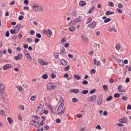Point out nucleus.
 Wrapping results in <instances>:
<instances>
[{
	"label": "nucleus",
	"instance_id": "1",
	"mask_svg": "<svg viewBox=\"0 0 131 131\" xmlns=\"http://www.w3.org/2000/svg\"><path fill=\"white\" fill-rule=\"evenodd\" d=\"M32 9L35 12H42L43 10V8L38 4L34 5Z\"/></svg>",
	"mask_w": 131,
	"mask_h": 131
},
{
	"label": "nucleus",
	"instance_id": "2",
	"mask_svg": "<svg viewBox=\"0 0 131 131\" xmlns=\"http://www.w3.org/2000/svg\"><path fill=\"white\" fill-rule=\"evenodd\" d=\"M64 107V103H61L58 108V111H60V112H58L57 114L58 115H62V114H64L65 113V109H63L62 111V109H63Z\"/></svg>",
	"mask_w": 131,
	"mask_h": 131
},
{
	"label": "nucleus",
	"instance_id": "3",
	"mask_svg": "<svg viewBox=\"0 0 131 131\" xmlns=\"http://www.w3.org/2000/svg\"><path fill=\"white\" fill-rule=\"evenodd\" d=\"M57 85L55 83H50L47 85V89L48 91H53V90H55Z\"/></svg>",
	"mask_w": 131,
	"mask_h": 131
},
{
	"label": "nucleus",
	"instance_id": "4",
	"mask_svg": "<svg viewBox=\"0 0 131 131\" xmlns=\"http://www.w3.org/2000/svg\"><path fill=\"white\" fill-rule=\"evenodd\" d=\"M43 110V106H42V104L41 103H40L38 105V106L37 107V109L36 110V113L37 114H40V113H41Z\"/></svg>",
	"mask_w": 131,
	"mask_h": 131
},
{
	"label": "nucleus",
	"instance_id": "5",
	"mask_svg": "<svg viewBox=\"0 0 131 131\" xmlns=\"http://www.w3.org/2000/svg\"><path fill=\"white\" fill-rule=\"evenodd\" d=\"M96 26H97V23H96L95 21H92L88 26L91 29H94Z\"/></svg>",
	"mask_w": 131,
	"mask_h": 131
},
{
	"label": "nucleus",
	"instance_id": "6",
	"mask_svg": "<svg viewBox=\"0 0 131 131\" xmlns=\"http://www.w3.org/2000/svg\"><path fill=\"white\" fill-rule=\"evenodd\" d=\"M23 59V54H18L17 56H15L14 57V60H16V61H18V60H22Z\"/></svg>",
	"mask_w": 131,
	"mask_h": 131
},
{
	"label": "nucleus",
	"instance_id": "7",
	"mask_svg": "<svg viewBox=\"0 0 131 131\" xmlns=\"http://www.w3.org/2000/svg\"><path fill=\"white\" fill-rule=\"evenodd\" d=\"M21 28V24H18L16 25V27L14 29V31L16 32V34L19 32V31L20 30V28Z\"/></svg>",
	"mask_w": 131,
	"mask_h": 131
},
{
	"label": "nucleus",
	"instance_id": "8",
	"mask_svg": "<svg viewBox=\"0 0 131 131\" xmlns=\"http://www.w3.org/2000/svg\"><path fill=\"white\" fill-rule=\"evenodd\" d=\"M5 92V85L0 83V95Z\"/></svg>",
	"mask_w": 131,
	"mask_h": 131
},
{
	"label": "nucleus",
	"instance_id": "9",
	"mask_svg": "<svg viewBox=\"0 0 131 131\" xmlns=\"http://www.w3.org/2000/svg\"><path fill=\"white\" fill-rule=\"evenodd\" d=\"M10 68H12V65L7 64L3 67V70H8V69H10Z\"/></svg>",
	"mask_w": 131,
	"mask_h": 131
},
{
	"label": "nucleus",
	"instance_id": "10",
	"mask_svg": "<svg viewBox=\"0 0 131 131\" xmlns=\"http://www.w3.org/2000/svg\"><path fill=\"white\" fill-rule=\"evenodd\" d=\"M102 19L103 20H104V23H108V22H110V21H111V18H107V17L106 16H103Z\"/></svg>",
	"mask_w": 131,
	"mask_h": 131
},
{
	"label": "nucleus",
	"instance_id": "11",
	"mask_svg": "<svg viewBox=\"0 0 131 131\" xmlns=\"http://www.w3.org/2000/svg\"><path fill=\"white\" fill-rule=\"evenodd\" d=\"M33 122L34 124H32L33 125H34L36 127L38 128L40 126L39 122L36 121L35 120H33Z\"/></svg>",
	"mask_w": 131,
	"mask_h": 131
},
{
	"label": "nucleus",
	"instance_id": "12",
	"mask_svg": "<svg viewBox=\"0 0 131 131\" xmlns=\"http://www.w3.org/2000/svg\"><path fill=\"white\" fill-rule=\"evenodd\" d=\"M127 120L125 118H122L119 120V122L121 123H126Z\"/></svg>",
	"mask_w": 131,
	"mask_h": 131
},
{
	"label": "nucleus",
	"instance_id": "13",
	"mask_svg": "<svg viewBox=\"0 0 131 131\" xmlns=\"http://www.w3.org/2000/svg\"><path fill=\"white\" fill-rule=\"evenodd\" d=\"M70 93H74V94H78L79 90L78 89H71Z\"/></svg>",
	"mask_w": 131,
	"mask_h": 131
},
{
	"label": "nucleus",
	"instance_id": "14",
	"mask_svg": "<svg viewBox=\"0 0 131 131\" xmlns=\"http://www.w3.org/2000/svg\"><path fill=\"white\" fill-rule=\"evenodd\" d=\"M96 98H97V96L96 95H92L91 97L89 98V101L90 102H94Z\"/></svg>",
	"mask_w": 131,
	"mask_h": 131
},
{
	"label": "nucleus",
	"instance_id": "15",
	"mask_svg": "<svg viewBox=\"0 0 131 131\" xmlns=\"http://www.w3.org/2000/svg\"><path fill=\"white\" fill-rule=\"evenodd\" d=\"M39 63L40 64H41V65H42L43 66L45 65H48V64H49L48 62L45 61V60H41L40 59H39Z\"/></svg>",
	"mask_w": 131,
	"mask_h": 131
},
{
	"label": "nucleus",
	"instance_id": "16",
	"mask_svg": "<svg viewBox=\"0 0 131 131\" xmlns=\"http://www.w3.org/2000/svg\"><path fill=\"white\" fill-rule=\"evenodd\" d=\"M79 5L80 7H84L86 5V3L83 1H81L79 3Z\"/></svg>",
	"mask_w": 131,
	"mask_h": 131
},
{
	"label": "nucleus",
	"instance_id": "17",
	"mask_svg": "<svg viewBox=\"0 0 131 131\" xmlns=\"http://www.w3.org/2000/svg\"><path fill=\"white\" fill-rule=\"evenodd\" d=\"M103 103V99L101 98H98L97 100L98 105H101Z\"/></svg>",
	"mask_w": 131,
	"mask_h": 131
},
{
	"label": "nucleus",
	"instance_id": "18",
	"mask_svg": "<svg viewBox=\"0 0 131 131\" xmlns=\"http://www.w3.org/2000/svg\"><path fill=\"white\" fill-rule=\"evenodd\" d=\"M108 31H110V32H112V31H113V32H117V30H116V29H115V28H108Z\"/></svg>",
	"mask_w": 131,
	"mask_h": 131
},
{
	"label": "nucleus",
	"instance_id": "19",
	"mask_svg": "<svg viewBox=\"0 0 131 131\" xmlns=\"http://www.w3.org/2000/svg\"><path fill=\"white\" fill-rule=\"evenodd\" d=\"M60 54L61 55H65L66 54V51L64 48H62L60 49Z\"/></svg>",
	"mask_w": 131,
	"mask_h": 131
},
{
	"label": "nucleus",
	"instance_id": "20",
	"mask_svg": "<svg viewBox=\"0 0 131 131\" xmlns=\"http://www.w3.org/2000/svg\"><path fill=\"white\" fill-rule=\"evenodd\" d=\"M48 37L50 38L52 36V30H50V29H48L47 30Z\"/></svg>",
	"mask_w": 131,
	"mask_h": 131
},
{
	"label": "nucleus",
	"instance_id": "21",
	"mask_svg": "<svg viewBox=\"0 0 131 131\" xmlns=\"http://www.w3.org/2000/svg\"><path fill=\"white\" fill-rule=\"evenodd\" d=\"M60 62L64 66H66V65H67V62H66V61H65L64 59L60 60Z\"/></svg>",
	"mask_w": 131,
	"mask_h": 131
},
{
	"label": "nucleus",
	"instance_id": "22",
	"mask_svg": "<svg viewBox=\"0 0 131 131\" xmlns=\"http://www.w3.org/2000/svg\"><path fill=\"white\" fill-rule=\"evenodd\" d=\"M74 78L77 79V80H79V79H81V76L80 75H78L77 74L74 75Z\"/></svg>",
	"mask_w": 131,
	"mask_h": 131
},
{
	"label": "nucleus",
	"instance_id": "23",
	"mask_svg": "<svg viewBox=\"0 0 131 131\" xmlns=\"http://www.w3.org/2000/svg\"><path fill=\"white\" fill-rule=\"evenodd\" d=\"M26 57L28 58L29 61H31V62H32V57H31V55H30V54H27V55H26Z\"/></svg>",
	"mask_w": 131,
	"mask_h": 131
},
{
	"label": "nucleus",
	"instance_id": "24",
	"mask_svg": "<svg viewBox=\"0 0 131 131\" xmlns=\"http://www.w3.org/2000/svg\"><path fill=\"white\" fill-rule=\"evenodd\" d=\"M75 29H76V28H75V27H71L69 28V30H70V31H71V32H74V30H75Z\"/></svg>",
	"mask_w": 131,
	"mask_h": 131
},
{
	"label": "nucleus",
	"instance_id": "25",
	"mask_svg": "<svg viewBox=\"0 0 131 131\" xmlns=\"http://www.w3.org/2000/svg\"><path fill=\"white\" fill-rule=\"evenodd\" d=\"M75 24H76V22L75 21V19H74L70 23L69 25L70 26H73V25H75Z\"/></svg>",
	"mask_w": 131,
	"mask_h": 131
},
{
	"label": "nucleus",
	"instance_id": "26",
	"mask_svg": "<svg viewBox=\"0 0 131 131\" xmlns=\"http://www.w3.org/2000/svg\"><path fill=\"white\" fill-rule=\"evenodd\" d=\"M113 14H114V11H107L105 13V15H106V16H109L110 15H113Z\"/></svg>",
	"mask_w": 131,
	"mask_h": 131
},
{
	"label": "nucleus",
	"instance_id": "27",
	"mask_svg": "<svg viewBox=\"0 0 131 131\" xmlns=\"http://www.w3.org/2000/svg\"><path fill=\"white\" fill-rule=\"evenodd\" d=\"M79 18H81V16H79L78 18H75L74 19L75 20L76 23H79V22H81V19H80Z\"/></svg>",
	"mask_w": 131,
	"mask_h": 131
},
{
	"label": "nucleus",
	"instance_id": "28",
	"mask_svg": "<svg viewBox=\"0 0 131 131\" xmlns=\"http://www.w3.org/2000/svg\"><path fill=\"white\" fill-rule=\"evenodd\" d=\"M93 20V18L92 17H89L86 19V24H89V23H91Z\"/></svg>",
	"mask_w": 131,
	"mask_h": 131
},
{
	"label": "nucleus",
	"instance_id": "29",
	"mask_svg": "<svg viewBox=\"0 0 131 131\" xmlns=\"http://www.w3.org/2000/svg\"><path fill=\"white\" fill-rule=\"evenodd\" d=\"M95 7H93L92 8H91L89 11L88 12V14H91L93 11H94L95 10Z\"/></svg>",
	"mask_w": 131,
	"mask_h": 131
},
{
	"label": "nucleus",
	"instance_id": "30",
	"mask_svg": "<svg viewBox=\"0 0 131 131\" xmlns=\"http://www.w3.org/2000/svg\"><path fill=\"white\" fill-rule=\"evenodd\" d=\"M7 120H8V122L9 123H10V124H12L13 123V120H12V118L8 117L7 118Z\"/></svg>",
	"mask_w": 131,
	"mask_h": 131
},
{
	"label": "nucleus",
	"instance_id": "31",
	"mask_svg": "<svg viewBox=\"0 0 131 131\" xmlns=\"http://www.w3.org/2000/svg\"><path fill=\"white\" fill-rule=\"evenodd\" d=\"M103 88L104 92H107L108 91V86H107V85H103Z\"/></svg>",
	"mask_w": 131,
	"mask_h": 131
},
{
	"label": "nucleus",
	"instance_id": "32",
	"mask_svg": "<svg viewBox=\"0 0 131 131\" xmlns=\"http://www.w3.org/2000/svg\"><path fill=\"white\" fill-rule=\"evenodd\" d=\"M59 55H60L59 54V53H57V52H55L54 54V56L55 58H57V59H60V58L59 57Z\"/></svg>",
	"mask_w": 131,
	"mask_h": 131
},
{
	"label": "nucleus",
	"instance_id": "33",
	"mask_svg": "<svg viewBox=\"0 0 131 131\" xmlns=\"http://www.w3.org/2000/svg\"><path fill=\"white\" fill-rule=\"evenodd\" d=\"M48 74H45L42 76V78H43V79H48Z\"/></svg>",
	"mask_w": 131,
	"mask_h": 131
},
{
	"label": "nucleus",
	"instance_id": "34",
	"mask_svg": "<svg viewBox=\"0 0 131 131\" xmlns=\"http://www.w3.org/2000/svg\"><path fill=\"white\" fill-rule=\"evenodd\" d=\"M115 48H116L117 50H120V44H117V45H116Z\"/></svg>",
	"mask_w": 131,
	"mask_h": 131
},
{
	"label": "nucleus",
	"instance_id": "35",
	"mask_svg": "<svg viewBox=\"0 0 131 131\" xmlns=\"http://www.w3.org/2000/svg\"><path fill=\"white\" fill-rule=\"evenodd\" d=\"M114 97L115 98H119L120 97V94H119V93H115Z\"/></svg>",
	"mask_w": 131,
	"mask_h": 131
},
{
	"label": "nucleus",
	"instance_id": "36",
	"mask_svg": "<svg viewBox=\"0 0 131 131\" xmlns=\"http://www.w3.org/2000/svg\"><path fill=\"white\" fill-rule=\"evenodd\" d=\"M10 33L11 34H16V31H15V30H13V29H11L10 30Z\"/></svg>",
	"mask_w": 131,
	"mask_h": 131
},
{
	"label": "nucleus",
	"instance_id": "37",
	"mask_svg": "<svg viewBox=\"0 0 131 131\" xmlns=\"http://www.w3.org/2000/svg\"><path fill=\"white\" fill-rule=\"evenodd\" d=\"M113 98V97L112 96H110L109 97L106 98V101H107V102H109V101H111V100H112Z\"/></svg>",
	"mask_w": 131,
	"mask_h": 131
},
{
	"label": "nucleus",
	"instance_id": "38",
	"mask_svg": "<svg viewBox=\"0 0 131 131\" xmlns=\"http://www.w3.org/2000/svg\"><path fill=\"white\" fill-rule=\"evenodd\" d=\"M30 100H31V101H35V100H36L35 96H31V97L30 98Z\"/></svg>",
	"mask_w": 131,
	"mask_h": 131
},
{
	"label": "nucleus",
	"instance_id": "39",
	"mask_svg": "<svg viewBox=\"0 0 131 131\" xmlns=\"http://www.w3.org/2000/svg\"><path fill=\"white\" fill-rule=\"evenodd\" d=\"M108 6L113 8V7H114V4H113V2H108Z\"/></svg>",
	"mask_w": 131,
	"mask_h": 131
},
{
	"label": "nucleus",
	"instance_id": "40",
	"mask_svg": "<svg viewBox=\"0 0 131 131\" xmlns=\"http://www.w3.org/2000/svg\"><path fill=\"white\" fill-rule=\"evenodd\" d=\"M70 69V66H68L67 67H65L64 69V71H68Z\"/></svg>",
	"mask_w": 131,
	"mask_h": 131
},
{
	"label": "nucleus",
	"instance_id": "41",
	"mask_svg": "<svg viewBox=\"0 0 131 131\" xmlns=\"http://www.w3.org/2000/svg\"><path fill=\"white\" fill-rule=\"evenodd\" d=\"M73 103H76L78 102V100L76 98H74L72 99Z\"/></svg>",
	"mask_w": 131,
	"mask_h": 131
},
{
	"label": "nucleus",
	"instance_id": "42",
	"mask_svg": "<svg viewBox=\"0 0 131 131\" xmlns=\"http://www.w3.org/2000/svg\"><path fill=\"white\" fill-rule=\"evenodd\" d=\"M59 102H61V104H64V99L62 97H60L59 98Z\"/></svg>",
	"mask_w": 131,
	"mask_h": 131
},
{
	"label": "nucleus",
	"instance_id": "43",
	"mask_svg": "<svg viewBox=\"0 0 131 131\" xmlns=\"http://www.w3.org/2000/svg\"><path fill=\"white\" fill-rule=\"evenodd\" d=\"M17 89L18 91H19V92H22V91H23V89L22 88V87H21L20 86H18L17 87Z\"/></svg>",
	"mask_w": 131,
	"mask_h": 131
},
{
	"label": "nucleus",
	"instance_id": "44",
	"mask_svg": "<svg viewBox=\"0 0 131 131\" xmlns=\"http://www.w3.org/2000/svg\"><path fill=\"white\" fill-rule=\"evenodd\" d=\"M89 93V91L88 90H83L82 91V94L83 95H87V94Z\"/></svg>",
	"mask_w": 131,
	"mask_h": 131
},
{
	"label": "nucleus",
	"instance_id": "45",
	"mask_svg": "<svg viewBox=\"0 0 131 131\" xmlns=\"http://www.w3.org/2000/svg\"><path fill=\"white\" fill-rule=\"evenodd\" d=\"M118 8H119L120 9H122V8H123V5H122V4L121 3H119L118 5Z\"/></svg>",
	"mask_w": 131,
	"mask_h": 131
},
{
	"label": "nucleus",
	"instance_id": "46",
	"mask_svg": "<svg viewBox=\"0 0 131 131\" xmlns=\"http://www.w3.org/2000/svg\"><path fill=\"white\" fill-rule=\"evenodd\" d=\"M5 36H6V37H9V36H10V32H9V31H7L6 32Z\"/></svg>",
	"mask_w": 131,
	"mask_h": 131
},
{
	"label": "nucleus",
	"instance_id": "47",
	"mask_svg": "<svg viewBox=\"0 0 131 131\" xmlns=\"http://www.w3.org/2000/svg\"><path fill=\"white\" fill-rule=\"evenodd\" d=\"M122 100H123V101H126V100H127V97L125 96H123L122 97Z\"/></svg>",
	"mask_w": 131,
	"mask_h": 131
},
{
	"label": "nucleus",
	"instance_id": "48",
	"mask_svg": "<svg viewBox=\"0 0 131 131\" xmlns=\"http://www.w3.org/2000/svg\"><path fill=\"white\" fill-rule=\"evenodd\" d=\"M36 37H37L38 38H41V35L40 33H37L36 34Z\"/></svg>",
	"mask_w": 131,
	"mask_h": 131
},
{
	"label": "nucleus",
	"instance_id": "49",
	"mask_svg": "<svg viewBox=\"0 0 131 131\" xmlns=\"http://www.w3.org/2000/svg\"><path fill=\"white\" fill-rule=\"evenodd\" d=\"M24 18V16H23V15H20L19 17H18V20L19 21H22V20H23V18Z\"/></svg>",
	"mask_w": 131,
	"mask_h": 131
},
{
	"label": "nucleus",
	"instance_id": "50",
	"mask_svg": "<svg viewBox=\"0 0 131 131\" xmlns=\"http://www.w3.org/2000/svg\"><path fill=\"white\" fill-rule=\"evenodd\" d=\"M82 84H89V82L86 80H83L82 82Z\"/></svg>",
	"mask_w": 131,
	"mask_h": 131
},
{
	"label": "nucleus",
	"instance_id": "51",
	"mask_svg": "<svg viewBox=\"0 0 131 131\" xmlns=\"http://www.w3.org/2000/svg\"><path fill=\"white\" fill-rule=\"evenodd\" d=\"M35 33V32H34V31L33 30H31L30 32V34L31 35H34Z\"/></svg>",
	"mask_w": 131,
	"mask_h": 131
},
{
	"label": "nucleus",
	"instance_id": "52",
	"mask_svg": "<svg viewBox=\"0 0 131 131\" xmlns=\"http://www.w3.org/2000/svg\"><path fill=\"white\" fill-rule=\"evenodd\" d=\"M91 73L92 74H95L96 73V70L95 69H92L91 70Z\"/></svg>",
	"mask_w": 131,
	"mask_h": 131
},
{
	"label": "nucleus",
	"instance_id": "53",
	"mask_svg": "<svg viewBox=\"0 0 131 131\" xmlns=\"http://www.w3.org/2000/svg\"><path fill=\"white\" fill-rule=\"evenodd\" d=\"M24 52L25 55H26V56L29 54V52H28V51L25 49L24 50Z\"/></svg>",
	"mask_w": 131,
	"mask_h": 131
},
{
	"label": "nucleus",
	"instance_id": "54",
	"mask_svg": "<svg viewBox=\"0 0 131 131\" xmlns=\"http://www.w3.org/2000/svg\"><path fill=\"white\" fill-rule=\"evenodd\" d=\"M18 107L20 109V110H24V105H19Z\"/></svg>",
	"mask_w": 131,
	"mask_h": 131
},
{
	"label": "nucleus",
	"instance_id": "55",
	"mask_svg": "<svg viewBox=\"0 0 131 131\" xmlns=\"http://www.w3.org/2000/svg\"><path fill=\"white\" fill-rule=\"evenodd\" d=\"M0 114H1V115H2V116L5 115V111L4 110H1L0 111Z\"/></svg>",
	"mask_w": 131,
	"mask_h": 131
},
{
	"label": "nucleus",
	"instance_id": "56",
	"mask_svg": "<svg viewBox=\"0 0 131 131\" xmlns=\"http://www.w3.org/2000/svg\"><path fill=\"white\" fill-rule=\"evenodd\" d=\"M39 40H40L39 38H36L35 39L34 42H35V43H37V42H38V41H39Z\"/></svg>",
	"mask_w": 131,
	"mask_h": 131
},
{
	"label": "nucleus",
	"instance_id": "57",
	"mask_svg": "<svg viewBox=\"0 0 131 131\" xmlns=\"http://www.w3.org/2000/svg\"><path fill=\"white\" fill-rule=\"evenodd\" d=\"M24 3L25 5H28V4H29V1L28 0H25Z\"/></svg>",
	"mask_w": 131,
	"mask_h": 131
},
{
	"label": "nucleus",
	"instance_id": "58",
	"mask_svg": "<svg viewBox=\"0 0 131 131\" xmlns=\"http://www.w3.org/2000/svg\"><path fill=\"white\" fill-rule=\"evenodd\" d=\"M88 54L90 56H93V55L94 54V51H90Z\"/></svg>",
	"mask_w": 131,
	"mask_h": 131
},
{
	"label": "nucleus",
	"instance_id": "59",
	"mask_svg": "<svg viewBox=\"0 0 131 131\" xmlns=\"http://www.w3.org/2000/svg\"><path fill=\"white\" fill-rule=\"evenodd\" d=\"M44 127H45V130H48L49 128H50V127L49 126V125L45 126Z\"/></svg>",
	"mask_w": 131,
	"mask_h": 131
},
{
	"label": "nucleus",
	"instance_id": "60",
	"mask_svg": "<svg viewBox=\"0 0 131 131\" xmlns=\"http://www.w3.org/2000/svg\"><path fill=\"white\" fill-rule=\"evenodd\" d=\"M56 123H61V120L60 119H57L56 120Z\"/></svg>",
	"mask_w": 131,
	"mask_h": 131
},
{
	"label": "nucleus",
	"instance_id": "61",
	"mask_svg": "<svg viewBox=\"0 0 131 131\" xmlns=\"http://www.w3.org/2000/svg\"><path fill=\"white\" fill-rule=\"evenodd\" d=\"M51 78H53V79H54V78H56V75L54 74H51Z\"/></svg>",
	"mask_w": 131,
	"mask_h": 131
},
{
	"label": "nucleus",
	"instance_id": "62",
	"mask_svg": "<svg viewBox=\"0 0 131 131\" xmlns=\"http://www.w3.org/2000/svg\"><path fill=\"white\" fill-rule=\"evenodd\" d=\"M127 109L128 110H131V105L130 104H128L127 106Z\"/></svg>",
	"mask_w": 131,
	"mask_h": 131
},
{
	"label": "nucleus",
	"instance_id": "63",
	"mask_svg": "<svg viewBox=\"0 0 131 131\" xmlns=\"http://www.w3.org/2000/svg\"><path fill=\"white\" fill-rule=\"evenodd\" d=\"M69 43H66L64 44V47L65 48H69Z\"/></svg>",
	"mask_w": 131,
	"mask_h": 131
},
{
	"label": "nucleus",
	"instance_id": "64",
	"mask_svg": "<svg viewBox=\"0 0 131 131\" xmlns=\"http://www.w3.org/2000/svg\"><path fill=\"white\" fill-rule=\"evenodd\" d=\"M110 83H113V82H114V79H113V78L110 79Z\"/></svg>",
	"mask_w": 131,
	"mask_h": 131
}]
</instances>
